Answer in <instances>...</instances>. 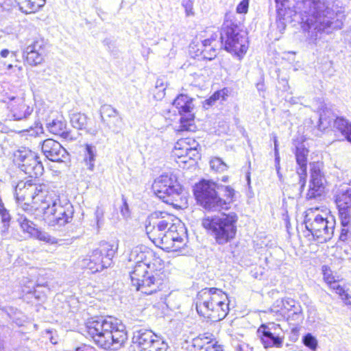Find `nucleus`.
I'll use <instances>...</instances> for the list:
<instances>
[{"label":"nucleus","mask_w":351,"mask_h":351,"mask_svg":"<svg viewBox=\"0 0 351 351\" xmlns=\"http://www.w3.org/2000/svg\"><path fill=\"white\" fill-rule=\"evenodd\" d=\"M297 8L301 19V27L307 33L309 43L315 44L322 32L339 29L343 26V11L327 0H300Z\"/></svg>","instance_id":"1"},{"label":"nucleus","mask_w":351,"mask_h":351,"mask_svg":"<svg viewBox=\"0 0 351 351\" xmlns=\"http://www.w3.org/2000/svg\"><path fill=\"white\" fill-rule=\"evenodd\" d=\"M86 332L95 344L105 350H117L128 339L124 326L112 317H95L86 324Z\"/></svg>","instance_id":"2"},{"label":"nucleus","mask_w":351,"mask_h":351,"mask_svg":"<svg viewBox=\"0 0 351 351\" xmlns=\"http://www.w3.org/2000/svg\"><path fill=\"white\" fill-rule=\"evenodd\" d=\"M229 300L221 289L213 287L199 291L196 298V310L212 322L224 319L229 312Z\"/></svg>","instance_id":"3"},{"label":"nucleus","mask_w":351,"mask_h":351,"mask_svg":"<svg viewBox=\"0 0 351 351\" xmlns=\"http://www.w3.org/2000/svg\"><path fill=\"white\" fill-rule=\"evenodd\" d=\"M237 220V215L232 212L204 218L202 224L214 237L217 243L224 245L235 237Z\"/></svg>","instance_id":"4"},{"label":"nucleus","mask_w":351,"mask_h":351,"mask_svg":"<svg viewBox=\"0 0 351 351\" xmlns=\"http://www.w3.org/2000/svg\"><path fill=\"white\" fill-rule=\"evenodd\" d=\"M317 208L308 210L304 224L309 234L306 237H311L314 240L320 243H325L330 240L334 234L335 219L332 215L327 213H318Z\"/></svg>","instance_id":"5"},{"label":"nucleus","mask_w":351,"mask_h":351,"mask_svg":"<svg viewBox=\"0 0 351 351\" xmlns=\"http://www.w3.org/2000/svg\"><path fill=\"white\" fill-rule=\"evenodd\" d=\"M217 190H219V184L202 180L194 186L193 193L198 204L206 210L219 212L227 210L228 202L219 197Z\"/></svg>","instance_id":"6"},{"label":"nucleus","mask_w":351,"mask_h":351,"mask_svg":"<svg viewBox=\"0 0 351 351\" xmlns=\"http://www.w3.org/2000/svg\"><path fill=\"white\" fill-rule=\"evenodd\" d=\"M221 40L227 51L241 57L247 49V41L245 33L241 31L231 16H226L221 29Z\"/></svg>","instance_id":"7"},{"label":"nucleus","mask_w":351,"mask_h":351,"mask_svg":"<svg viewBox=\"0 0 351 351\" xmlns=\"http://www.w3.org/2000/svg\"><path fill=\"white\" fill-rule=\"evenodd\" d=\"M152 190L164 202L176 206L182 192V187L173 173H165L155 179Z\"/></svg>","instance_id":"8"},{"label":"nucleus","mask_w":351,"mask_h":351,"mask_svg":"<svg viewBox=\"0 0 351 351\" xmlns=\"http://www.w3.org/2000/svg\"><path fill=\"white\" fill-rule=\"evenodd\" d=\"M41 208L43 210L44 219L46 222L51 226H64L68 223H70L73 219L74 210L72 204L70 202H65L62 204L58 200V202L54 201L52 204L49 203L47 206H42Z\"/></svg>","instance_id":"9"},{"label":"nucleus","mask_w":351,"mask_h":351,"mask_svg":"<svg viewBox=\"0 0 351 351\" xmlns=\"http://www.w3.org/2000/svg\"><path fill=\"white\" fill-rule=\"evenodd\" d=\"M115 252L112 245L103 243L99 248L94 250L88 258L83 260V266L93 273L101 271L112 265Z\"/></svg>","instance_id":"10"},{"label":"nucleus","mask_w":351,"mask_h":351,"mask_svg":"<svg viewBox=\"0 0 351 351\" xmlns=\"http://www.w3.org/2000/svg\"><path fill=\"white\" fill-rule=\"evenodd\" d=\"M14 157L19 169L29 177L36 178L43 175L44 167L36 153L27 149H19Z\"/></svg>","instance_id":"11"},{"label":"nucleus","mask_w":351,"mask_h":351,"mask_svg":"<svg viewBox=\"0 0 351 351\" xmlns=\"http://www.w3.org/2000/svg\"><path fill=\"white\" fill-rule=\"evenodd\" d=\"M193 99L184 94H180L173 101V105L178 110L182 116L180 120L178 132L193 131L195 129L193 119L191 114L194 108Z\"/></svg>","instance_id":"12"},{"label":"nucleus","mask_w":351,"mask_h":351,"mask_svg":"<svg viewBox=\"0 0 351 351\" xmlns=\"http://www.w3.org/2000/svg\"><path fill=\"white\" fill-rule=\"evenodd\" d=\"M133 343L136 344L140 351H154L165 342L152 330L140 329L134 332Z\"/></svg>","instance_id":"13"},{"label":"nucleus","mask_w":351,"mask_h":351,"mask_svg":"<svg viewBox=\"0 0 351 351\" xmlns=\"http://www.w3.org/2000/svg\"><path fill=\"white\" fill-rule=\"evenodd\" d=\"M310 173L309 188L306 197L308 199H313L319 197L324 193L326 181L319 162L310 164Z\"/></svg>","instance_id":"14"},{"label":"nucleus","mask_w":351,"mask_h":351,"mask_svg":"<svg viewBox=\"0 0 351 351\" xmlns=\"http://www.w3.org/2000/svg\"><path fill=\"white\" fill-rule=\"evenodd\" d=\"M279 326L274 323L262 324L257 330V334L265 348L276 347L280 348L282 346L283 337H280L276 332Z\"/></svg>","instance_id":"15"},{"label":"nucleus","mask_w":351,"mask_h":351,"mask_svg":"<svg viewBox=\"0 0 351 351\" xmlns=\"http://www.w3.org/2000/svg\"><path fill=\"white\" fill-rule=\"evenodd\" d=\"M7 106L10 112L11 117L16 121L27 119L33 112V108L25 101L23 96L7 97ZM6 102V101H4Z\"/></svg>","instance_id":"16"},{"label":"nucleus","mask_w":351,"mask_h":351,"mask_svg":"<svg viewBox=\"0 0 351 351\" xmlns=\"http://www.w3.org/2000/svg\"><path fill=\"white\" fill-rule=\"evenodd\" d=\"M295 158L299 168L297 170V176L300 185L299 191L302 193L304 189L306 182V169H307V156L308 150L304 147L303 144H300L296 147L295 149Z\"/></svg>","instance_id":"17"},{"label":"nucleus","mask_w":351,"mask_h":351,"mask_svg":"<svg viewBox=\"0 0 351 351\" xmlns=\"http://www.w3.org/2000/svg\"><path fill=\"white\" fill-rule=\"evenodd\" d=\"M42 152L49 160L53 162L62 161L68 153L60 143L51 138L45 140L42 143Z\"/></svg>","instance_id":"18"},{"label":"nucleus","mask_w":351,"mask_h":351,"mask_svg":"<svg viewBox=\"0 0 351 351\" xmlns=\"http://www.w3.org/2000/svg\"><path fill=\"white\" fill-rule=\"evenodd\" d=\"M101 121L114 133L120 130L121 118L119 117V112L111 105L104 104L100 108Z\"/></svg>","instance_id":"19"},{"label":"nucleus","mask_w":351,"mask_h":351,"mask_svg":"<svg viewBox=\"0 0 351 351\" xmlns=\"http://www.w3.org/2000/svg\"><path fill=\"white\" fill-rule=\"evenodd\" d=\"M165 286V280L161 275L155 273L154 276H147L143 281L140 282L139 286H135L136 289L146 295H151L160 291Z\"/></svg>","instance_id":"20"},{"label":"nucleus","mask_w":351,"mask_h":351,"mask_svg":"<svg viewBox=\"0 0 351 351\" xmlns=\"http://www.w3.org/2000/svg\"><path fill=\"white\" fill-rule=\"evenodd\" d=\"M158 217L159 221L158 231H160V234L166 232L167 230L178 231V226H180V231L182 232V226L179 219L174 215L166 212L159 211Z\"/></svg>","instance_id":"21"},{"label":"nucleus","mask_w":351,"mask_h":351,"mask_svg":"<svg viewBox=\"0 0 351 351\" xmlns=\"http://www.w3.org/2000/svg\"><path fill=\"white\" fill-rule=\"evenodd\" d=\"M154 260V254L149 250H142L141 247L133 248L129 256V261H134L135 265L145 264L148 267H154L155 264L152 262Z\"/></svg>","instance_id":"22"},{"label":"nucleus","mask_w":351,"mask_h":351,"mask_svg":"<svg viewBox=\"0 0 351 351\" xmlns=\"http://www.w3.org/2000/svg\"><path fill=\"white\" fill-rule=\"evenodd\" d=\"M32 180L20 181L15 187V197L17 201H24L25 199H32L34 203L40 200L39 195H33Z\"/></svg>","instance_id":"23"},{"label":"nucleus","mask_w":351,"mask_h":351,"mask_svg":"<svg viewBox=\"0 0 351 351\" xmlns=\"http://www.w3.org/2000/svg\"><path fill=\"white\" fill-rule=\"evenodd\" d=\"M335 198L338 208L351 207V184H340L335 191Z\"/></svg>","instance_id":"24"},{"label":"nucleus","mask_w":351,"mask_h":351,"mask_svg":"<svg viewBox=\"0 0 351 351\" xmlns=\"http://www.w3.org/2000/svg\"><path fill=\"white\" fill-rule=\"evenodd\" d=\"M66 124L65 121L58 119H54L47 124V128L50 133L55 135H59L62 138L68 141L75 140V137L73 136L71 132L66 130Z\"/></svg>","instance_id":"25"},{"label":"nucleus","mask_w":351,"mask_h":351,"mask_svg":"<svg viewBox=\"0 0 351 351\" xmlns=\"http://www.w3.org/2000/svg\"><path fill=\"white\" fill-rule=\"evenodd\" d=\"M159 211H156L150 214L145 221V231L151 241L158 240L160 234V231H158L159 221H158Z\"/></svg>","instance_id":"26"},{"label":"nucleus","mask_w":351,"mask_h":351,"mask_svg":"<svg viewBox=\"0 0 351 351\" xmlns=\"http://www.w3.org/2000/svg\"><path fill=\"white\" fill-rule=\"evenodd\" d=\"M154 267H148L145 264L143 263L134 267L133 270L130 272V279L132 286H139L140 282L143 281L145 278L150 276H154L152 271L149 269Z\"/></svg>","instance_id":"27"},{"label":"nucleus","mask_w":351,"mask_h":351,"mask_svg":"<svg viewBox=\"0 0 351 351\" xmlns=\"http://www.w3.org/2000/svg\"><path fill=\"white\" fill-rule=\"evenodd\" d=\"M45 3V0H13L12 7L18 6L21 12L31 14L36 12Z\"/></svg>","instance_id":"28"},{"label":"nucleus","mask_w":351,"mask_h":351,"mask_svg":"<svg viewBox=\"0 0 351 351\" xmlns=\"http://www.w3.org/2000/svg\"><path fill=\"white\" fill-rule=\"evenodd\" d=\"M176 232L177 231L167 230L166 232L161 234L158 240H152V241L156 245H161V248L177 250L180 248L181 246L180 245H176V243L173 242V237Z\"/></svg>","instance_id":"29"},{"label":"nucleus","mask_w":351,"mask_h":351,"mask_svg":"<svg viewBox=\"0 0 351 351\" xmlns=\"http://www.w3.org/2000/svg\"><path fill=\"white\" fill-rule=\"evenodd\" d=\"M333 128L351 143V122L343 117H337L333 121Z\"/></svg>","instance_id":"30"},{"label":"nucleus","mask_w":351,"mask_h":351,"mask_svg":"<svg viewBox=\"0 0 351 351\" xmlns=\"http://www.w3.org/2000/svg\"><path fill=\"white\" fill-rule=\"evenodd\" d=\"M97 158V148L91 144L85 145L84 160L87 169L93 171L95 169V162Z\"/></svg>","instance_id":"31"},{"label":"nucleus","mask_w":351,"mask_h":351,"mask_svg":"<svg viewBox=\"0 0 351 351\" xmlns=\"http://www.w3.org/2000/svg\"><path fill=\"white\" fill-rule=\"evenodd\" d=\"M23 57L25 58L26 62L31 66L40 64L44 60V56L43 53L35 52L34 51H30L28 49H25L23 51Z\"/></svg>","instance_id":"32"},{"label":"nucleus","mask_w":351,"mask_h":351,"mask_svg":"<svg viewBox=\"0 0 351 351\" xmlns=\"http://www.w3.org/2000/svg\"><path fill=\"white\" fill-rule=\"evenodd\" d=\"M87 119L86 114L77 112L71 114L70 121L73 128L77 130H83L86 127Z\"/></svg>","instance_id":"33"},{"label":"nucleus","mask_w":351,"mask_h":351,"mask_svg":"<svg viewBox=\"0 0 351 351\" xmlns=\"http://www.w3.org/2000/svg\"><path fill=\"white\" fill-rule=\"evenodd\" d=\"M296 303L297 302L295 300L291 298L276 300V307H280V309L276 310V312L280 311L284 316H285V314L287 315Z\"/></svg>","instance_id":"34"},{"label":"nucleus","mask_w":351,"mask_h":351,"mask_svg":"<svg viewBox=\"0 0 351 351\" xmlns=\"http://www.w3.org/2000/svg\"><path fill=\"white\" fill-rule=\"evenodd\" d=\"M191 139L190 138H182L177 141L174 146V149L176 150H182L185 152V155L191 157V153H196V148L192 147L191 146L190 142Z\"/></svg>","instance_id":"35"},{"label":"nucleus","mask_w":351,"mask_h":351,"mask_svg":"<svg viewBox=\"0 0 351 351\" xmlns=\"http://www.w3.org/2000/svg\"><path fill=\"white\" fill-rule=\"evenodd\" d=\"M210 334H204L193 339V346L197 348L199 351H205V348L208 343L213 344L211 341Z\"/></svg>","instance_id":"36"},{"label":"nucleus","mask_w":351,"mask_h":351,"mask_svg":"<svg viewBox=\"0 0 351 351\" xmlns=\"http://www.w3.org/2000/svg\"><path fill=\"white\" fill-rule=\"evenodd\" d=\"M284 5L281 7L277 5V16L276 25L279 32H282L286 28V19L285 12L286 9L283 8Z\"/></svg>","instance_id":"37"},{"label":"nucleus","mask_w":351,"mask_h":351,"mask_svg":"<svg viewBox=\"0 0 351 351\" xmlns=\"http://www.w3.org/2000/svg\"><path fill=\"white\" fill-rule=\"evenodd\" d=\"M32 186L33 188V195H39L40 200H37V203L38 202H41L43 205H47L49 203V201H43V193L47 191V186L43 184H38L36 182H34L32 180Z\"/></svg>","instance_id":"38"},{"label":"nucleus","mask_w":351,"mask_h":351,"mask_svg":"<svg viewBox=\"0 0 351 351\" xmlns=\"http://www.w3.org/2000/svg\"><path fill=\"white\" fill-rule=\"evenodd\" d=\"M338 208L341 226H351V207H342Z\"/></svg>","instance_id":"39"},{"label":"nucleus","mask_w":351,"mask_h":351,"mask_svg":"<svg viewBox=\"0 0 351 351\" xmlns=\"http://www.w3.org/2000/svg\"><path fill=\"white\" fill-rule=\"evenodd\" d=\"M287 319L298 322L302 320V308L298 302L295 304L294 307H293V308L289 313V314L287 315Z\"/></svg>","instance_id":"40"},{"label":"nucleus","mask_w":351,"mask_h":351,"mask_svg":"<svg viewBox=\"0 0 351 351\" xmlns=\"http://www.w3.org/2000/svg\"><path fill=\"white\" fill-rule=\"evenodd\" d=\"M302 343L312 351H315L318 346L317 339L311 333H307L302 337Z\"/></svg>","instance_id":"41"},{"label":"nucleus","mask_w":351,"mask_h":351,"mask_svg":"<svg viewBox=\"0 0 351 351\" xmlns=\"http://www.w3.org/2000/svg\"><path fill=\"white\" fill-rule=\"evenodd\" d=\"M219 190H222L224 192V196L226 199H223V200H226L228 202L227 204V209L229 208V204L234 201L235 199V191L233 188L230 186H223L219 184Z\"/></svg>","instance_id":"42"},{"label":"nucleus","mask_w":351,"mask_h":351,"mask_svg":"<svg viewBox=\"0 0 351 351\" xmlns=\"http://www.w3.org/2000/svg\"><path fill=\"white\" fill-rule=\"evenodd\" d=\"M333 118H330L326 114V112L320 114L319 123L317 125L318 129L320 131H324L327 128L331 126L332 121H334Z\"/></svg>","instance_id":"43"},{"label":"nucleus","mask_w":351,"mask_h":351,"mask_svg":"<svg viewBox=\"0 0 351 351\" xmlns=\"http://www.w3.org/2000/svg\"><path fill=\"white\" fill-rule=\"evenodd\" d=\"M210 168L217 172H223L227 170L228 166L219 158H214L210 161Z\"/></svg>","instance_id":"44"},{"label":"nucleus","mask_w":351,"mask_h":351,"mask_svg":"<svg viewBox=\"0 0 351 351\" xmlns=\"http://www.w3.org/2000/svg\"><path fill=\"white\" fill-rule=\"evenodd\" d=\"M20 225L23 231L33 235L34 232L36 231L35 224L30 220L27 219L26 217H21L20 219Z\"/></svg>","instance_id":"45"},{"label":"nucleus","mask_w":351,"mask_h":351,"mask_svg":"<svg viewBox=\"0 0 351 351\" xmlns=\"http://www.w3.org/2000/svg\"><path fill=\"white\" fill-rule=\"evenodd\" d=\"M45 41L43 39H36L34 40L30 45H29L26 49L30 50V51H34L35 52H39L40 53L45 54Z\"/></svg>","instance_id":"46"},{"label":"nucleus","mask_w":351,"mask_h":351,"mask_svg":"<svg viewBox=\"0 0 351 351\" xmlns=\"http://www.w3.org/2000/svg\"><path fill=\"white\" fill-rule=\"evenodd\" d=\"M201 54L204 59L208 60H213L217 56V49L212 46L208 49H202Z\"/></svg>","instance_id":"47"},{"label":"nucleus","mask_w":351,"mask_h":351,"mask_svg":"<svg viewBox=\"0 0 351 351\" xmlns=\"http://www.w3.org/2000/svg\"><path fill=\"white\" fill-rule=\"evenodd\" d=\"M0 215L1 217V221L3 223V228L5 230H8V228L9 226V222L10 220V215L8 211V210L3 206L1 208H0Z\"/></svg>","instance_id":"48"},{"label":"nucleus","mask_w":351,"mask_h":351,"mask_svg":"<svg viewBox=\"0 0 351 351\" xmlns=\"http://www.w3.org/2000/svg\"><path fill=\"white\" fill-rule=\"evenodd\" d=\"M339 239L343 242L351 239V226H342Z\"/></svg>","instance_id":"49"},{"label":"nucleus","mask_w":351,"mask_h":351,"mask_svg":"<svg viewBox=\"0 0 351 351\" xmlns=\"http://www.w3.org/2000/svg\"><path fill=\"white\" fill-rule=\"evenodd\" d=\"M36 237L40 241H43L47 243H52L53 238H52L49 234L46 232L39 231L38 230H36L34 234L32 235Z\"/></svg>","instance_id":"50"},{"label":"nucleus","mask_w":351,"mask_h":351,"mask_svg":"<svg viewBox=\"0 0 351 351\" xmlns=\"http://www.w3.org/2000/svg\"><path fill=\"white\" fill-rule=\"evenodd\" d=\"M322 272L324 279L327 284L331 282L335 279V276L332 275V272L328 267L326 265L323 266Z\"/></svg>","instance_id":"51"},{"label":"nucleus","mask_w":351,"mask_h":351,"mask_svg":"<svg viewBox=\"0 0 351 351\" xmlns=\"http://www.w3.org/2000/svg\"><path fill=\"white\" fill-rule=\"evenodd\" d=\"M182 5L184 8L186 15V16H193L194 12L193 9V3L191 0H183L182 2Z\"/></svg>","instance_id":"52"},{"label":"nucleus","mask_w":351,"mask_h":351,"mask_svg":"<svg viewBox=\"0 0 351 351\" xmlns=\"http://www.w3.org/2000/svg\"><path fill=\"white\" fill-rule=\"evenodd\" d=\"M249 0H242L237 7V12L240 14H245L248 10Z\"/></svg>","instance_id":"53"},{"label":"nucleus","mask_w":351,"mask_h":351,"mask_svg":"<svg viewBox=\"0 0 351 351\" xmlns=\"http://www.w3.org/2000/svg\"><path fill=\"white\" fill-rule=\"evenodd\" d=\"M122 200H123V206L121 208V213L123 215V217H129V214H130L129 206L126 202L125 198L123 197Z\"/></svg>","instance_id":"54"},{"label":"nucleus","mask_w":351,"mask_h":351,"mask_svg":"<svg viewBox=\"0 0 351 351\" xmlns=\"http://www.w3.org/2000/svg\"><path fill=\"white\" fill-rule=\"evenodd\" d=\"M205 351H223V350L221 345H219L215 342L213 344L208 343L205 348Z\"/></svg>","instance_id":"55"},{"label":"nucleus","mask_w":351,"mask_h":351,"mask_svg":"<svg viewBox=\"0 0 351 351\" xmlns=\"http://www.w3.org/2000/svg\"><path fill=\"white\" fill-rule=\"evenodd\" d=\"M13 5V0H0V8L10 10Z\"/></svg>","instance_id":"56"},{"label":"nucleus","mask_w":351,"mask_h":351,"mask_svg":"<svg viewBox=\"0 0 351 351\" xmlns=\"http://www.w3.org/2000/svg\"><path fill=\"white\" fill-rule=\"evenodd\" d=\"M275 162H276V168L277 171V173L279 176H280V157L277 151V145L276 141L275 142Z\"/></svg>","instance_id":"57"},{"label":"nucleus","mask_w":351,"mask_h":351,"mask_svg":"<svg viewBox=\"0 0 351 351\" xmlns=\"http://www.w3.org/2000/svg\"><path fill=\"white\" fill-rule=\"evenodd\" d=\"M179 230H180V226H178V231L175 232L173 242L176 243V245H180L181 246L180 244L183 243V238L179 234Z\"/></svg>","instance_id":"58"},{"label":"nucleus","mask_w":351,"mask_h":351,"mask_svg":"<svg viewBox=\"0 0 351 351\" xmlns=\"http://www.w3.org/2000/svg\"><path fill=\"white\" fill-rule=\"evenodd\" d=\"M46 283L47 282H42V283L37 282L36 284L32 282H30L29 285L27 286L28 289L26 291H27V293H31L35 289L36 286V287H44V286H45Z\"/></svg>","instance_id":"59"},{"label":"nucleus","mask_w":351,"mask_h":351,"mask_svg":"<svg viewBox=\"0 0 351 351\" xmlns=\"http://www.w3.org/2000/svg\"><path fill=\"white\" fill-rule=\"evenodd\" d=\"M334 291L338 295H339L343 300L348 298V295L346 293L343 287L339 286L338 287V289H335V291Z\"/></svg>","instance_id":"60"},{"label":"nucleus","mask_w":351,"mask_h":351,"mask_svg":"<svg viewBox=\"0 0 351 351\" xmlns=\"http://www.w3.org/2000/svg\"><path fill=\"white\" fill-rule=\"evenodd\" d=\"M156 88L158 90V91H162V93L160 96H163L165 93L163 92L165 90V87L164 86L163 82L160 80H158L156 82Z\"/></svg>","instance_id":"61"},{"label":"nucleus","mask_w":351,"mask_h":351,"mask_svg":"<svg viewBox=\"0 0 351 351\" xmlns=\"http://www.w3.org/2000/svg\"><path fill=\"white\" fill-rule=\"evenodd\" d=\"M214 41H215L214 40H211V39H205L204 40H203L202 42L203 49H208V47L213 46L212 45V43Z\"/></svg>","instance_id":"62"},{"label":"nucleus","mask_w":351,"mask_h":351,"mask_svg":"<svg viewBox=\"0 0 351 351\" xmlns=\"http://www.w3.org/2000/svg\"><path fill=\"white\" fill-rule=\"evenodd\" d=\"M221 96V100H226V97L230 94V91L228 88H224L221 90H219Z\"/></svg>","instance_id":"63"},{"label":"nucleus","mask_w":351,"mask_h":351,"mask_svg":"<svg viewBox=\"0 0 351 351\" xmlns=\"http://www.w3.org/2000/svg\"><path fill=\"white\" fill-rule=\"evenodd\" d=\"M328 285H329L330 289L333 291L338 289V287L341 286L339 283L335 280V279H334L331 282H329Z\"/></svg>","instance_id":"64"}]
</instances>
